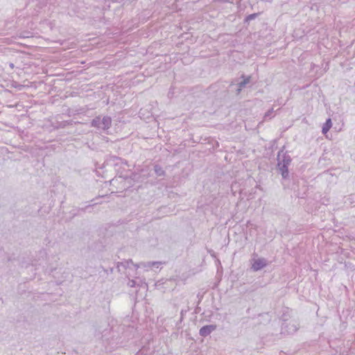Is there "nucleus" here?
Returning a JSON list of instances; mask_svg holds the SVG:
<instances>
[{"label": "nucleus", "instance_id": "f257e3e1", "mask_svg": "<svg viewBox=\"0 0 355 355\" xmlns=\"http://www.w3.org/2000/svg\"><path fill=\"white\" fill-rule=\"evenodd\" d=\"M266 265V261L263 259H257L253 262L252 268L254 270H258L263 268Z\"/></svg>", "mask_w": 355, "mask_h": 355}, {"label": "nucleus", "instance_id": "f03ea898", "mask_svg": "<svg viewBox=\"0 0 355 355\" xmlns=\"http://www.w3.org/2000/svg\"><path fill=\"white\" fill-rule=\"evenodd\" d=\"M214 329V327L212 325H207L202 327L200 329V334L202 336H207L209 335L213 330Z\"/></svg>", "mask_w": 355, "mask_h": 355}, {"label": "nucleus", "instance_id": "7ed1b4c3", "mask_svg": "<svg viewBox=\"0 0 355 355\" xmlns=\"http://www.w3.org/2000/svg\"><path fill=\"white\" fill-rule=\"evenodd\" d=\"M332 123L330 119H327L322 127V132L326 134L331 128Z\"/></svg>", "mask_w": 355, "mask_h": 355}, {"label": "nucleus", "instance_id": "20e7f679", "mask_svg": "<svg viewBox=\"0 0 355 355\" xmlns=\"http://www.w3.org/2000/svg\"><path fill=\"white\" fill-rule=\"evenodd\" d=\"M102 122L103 124V128L107 129L111 125V119L110 117H103L102 119Z\"/></svg>", "mask_w": 355, "mask_h": 355}, {"label": "nucleus", "instance_id": "39448f33", "mask_svg": "<svg viewBox=\"0 0 355 355\" xmlns=\"http://www.w3.org/2000/svg\"><path fill=\"white\" fill-rule=\"evenodd\" d=\"M100 119L101 118L100 117H97L95 119H94L92 121V125L93 126H99V121H100Z\"/></svg>", "mask_w": 355, "mask_h": 355}]
</instances>
